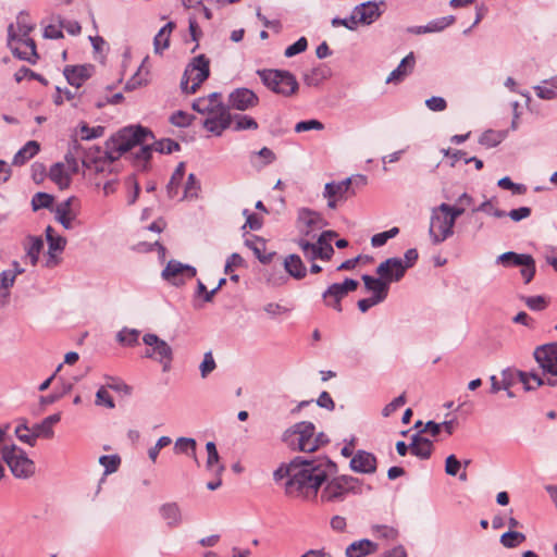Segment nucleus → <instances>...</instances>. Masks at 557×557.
Returning <instances> with one entry per match:
<instances>
[{"label": "nucleus", "mask_w": 557, "mask_h": 557, "mask_svg": "<svg viewBox=\"0 0 557 557\" xmlns=\"http://www.w3.org/2000/svg\"><path fill=\"white\" fill-rule=\"evenodd\" d=\"M337 471L336 463L323 457L318 459L295 458L287 466L280 467L274 472V480L286 479L285 492L290 497L312 499L317 496L322 483L321 498L326 502L342 500L348 494H361L362 483L350 475H339L327 481Z\"/></svg>", "instance_id": "1"}, {"label": "nucleus", "mask_w": 557, "mask_h": 557, "mask_svg": "<svg viewBox=\"0 0 557 557\" xmlns=\"http://www.w3.org/2000/svg\"><path fill=\"white\" fill-rule=\"evenodd\" d=\"M154 136L150 129L141 125H131L115 133L106 145V156L117 160L125 152L139 147L134 153L137 165L146 166L152 154L151 141Z\"/></svg>", "instance_id": "2"}, {"label": "nucleus", "mask_w": 557, "mask_h": 557, "mask_svg": "<svg viewBox=\"0 0 557 557\" xmlns=\"http://www.w3.org/2000/svg\"><path fill=\"white\" fill-rule=\"evenodd\" d=\"M314 424L302 421L287 429L282 436L283 442L293 450L312 453L317 450V440H313Z\"/></svg>", "instance_id": "3"}, {"label": "nucleus", "mask_w": 557, "mask_h": 557, "mask_svg": "<svg viewBox=\"0 0 557 557\" xmlns=\"http://www.w3.org/2000/svg\"><path fill=\"white\" fill-rule=\"evenodd\" d=\"M257 74L263 85L277 95L290 97L298 91V82L288 71L258 70Z\"/></svg>", "instance_id": "4"}, {"label": "nucleus", "mask_w": 557, "mask_h": 557, "mask_svg": "<svg viewBox=\"0 0 557 557\" xmlns=\"http://www.w3.org/2000/svg\"><path fill=\"white\" fill-rule=\"evenodd\" d=\"M1 458L17 479H28L35 473L34 461L15 444L3 445Z\"/></svg>", "instance_id": "5"}, {"label": "nucleus", "mask_w": 557, "mask_h": 557, "mask_svg": "<svg viewBox=\"0 0 557 557\" xmlns=\"http://www.w3.org/2000/svg\"><path fill=\"white\" fill-rule=\"evenodd\" d=\"M210 61L205 54L195 57L186 66L181 88L186 94H195L210 75Z\"/></svg>", "instance_id": "6"}, {"label": "nucleus", "mask_w": 557, "mask_h": 557, "mask_svg": "<svg viewBox=\"0 0 557 557\" xmlns=\"http://www.w3.org/2000/svg\"><path fill=\"white\" fill-rule=\"evenodd\" d=\"M143 342L148 346V349L145 351V357L161 363L164 372L169 371L173 360L171 346L152 333L145 334Z\"/></svg>", "instance_id": "7"}, {"label": "nucleus", "mask_w": 557, "mask_h": 557, "mask_svg": "<svg viewBox=\"0 0 557 557\" xmlns=\"http://www.w3.org/2000/svg\"><path fill=\"white\" fill-rule=\"evenodd\" d=\"M8 46L12 53L20 60L27 61L32 64L38 59L36 44L32 38H22L15 35L14 25L8 27Z\"/></svg>", "instance_id": "8"}, {"label": "nucleus", "mask_w": 557, "mask_h": 557, "mask_svg": "<svg viewBox=\"0 0 557 557\" xmlns=\"http://www.w3.org/2000/svg\"><path fill=\"white\" fill-rule=\"evenodd\" d=\"M454 226L455 224L449 219V214L440 210V206L432 209L429 234L433 244H441L450 237L454 233Z\"/></svg>", "instance_id": "9"}, {"label": "nucleus", "mask_w": 557, "mask_h": 557, "mask_svg": "<svg viewBox=\"0 0 557 557\" xmlns=\"http://www.w3.org/2000/svg\"><path fill=\"white\" fill-rule=\"evenodd\" d=\"M357 287L358 282L352 278H346L343 283H334L323 293V300L326 306H330L341 312V300Z\"/></svg>", "instance_id": "10"}, {"label": "nucleus", "mask_w": 557, "mask_h": 557, "mask_svg": "<svg viewBox=\"0 0 557 557\" xmlns=\"http://www.w3.org/2000/svg\"><path fill=\"white\" fill-rule=\"evenodd\" d=\"M533 356L544 374L557 376V343L536 347Z\"/></svg>", "instance_id": "11"}, {"label": "nucleus", "mask_w": 557, "mask_h": 557, "mask_svg": "<svg viewBox=\"0 0 557 557\" xmlns=\"http://www.w3.org/2000/svg\"><path fill=\"white\" fill-rule=\"evenodd\" d=\"M23 431L29 432V428L25 420L15 428V435L21 442L28 444L32 447L36 445L37 438H51L54 435L53 429L49 428L44 420L32 426L30 434H24Z\"/></svg>", "instance_id": "12"}, {"label": "nucleus", "mask_w": 557, "mask_h": 557, "mask_svg": "<svg viewBox=\"0 0 557 557\" xmlns=\"http://www.w3.org/2000/svg\"><path fill=\"white\" fill-rule=\"evenodd\" d=\"M197 271L194 267L183 264L176 260H170L162 271V277L173 285H182L186 280H190L196 275Z\"/></svg>", "instance_id": "13"}, {"label": "nucleus", "mask_w": 557, "mask_h": 557, "mask_svg": "<svg viewBox=\"0 0 557 557\" xmlns=\"http://www.w3.org/2000/svg\"><path fill=\"white\" fill-rule=\"evenodd\" d=\"M227 108L247 111L259 104V97L249 88H236L227 97Z\"/></svg>", "instance_id": "14"}, {"label": "nucleus", "mask_w": 557, "mask_h": 557, "mask_svg": "<svg viewBox=\"0 0 557 557\" xmlns=\"http://www.w3.org/2000/svg\"><path fill=\"white\" fill-rule=\"evenodd\" d=\"M404 261L400 258H388L376 268V274L389 285L399 282L406 274Z\"/></svg>", "instance_id": "15"}, {"label": "nucleus", "mask_w": 557, "mask_h": 557, "mask_svg": "<svg viewBox=\"0 0 557 557\" xmlns=\"http://www.w3.org/2000/svg\"><path fill=\"white\" fill-rule=\"evenodd\" d=\"M233 122V115L227 109H219L213 113L209 114L203 121V127L215 136H221L222 133L227 129Z\"/></svg>", "instance_id": "16"}, {"label": "nucleus", "mask_w": 557, "mask_h": 557, "mask_svg": "<svg viewBox=\"0 0 557 557\" xmlns=\"http://www.w3.org/2000/svg\"><path fill=\"white\" fill-rule=\"evenodd\" d=\"M111 161L107 156L106 151L102 152L99 148L88 149V153L83 157V165L89 171L96 174L104 173L107 170L111 171Z\"/></svg>", "instance_id": "17"}, {"label": "nucleus", "mask_w": 557, "mask_h": 557, "mask_svg": "<svg viewBox=\"0 0 557 557\" xmlns=\"http://www.w3.org/2000/svg\"><path fill=\"white\" fill-rule=\"evenodd\" d=\"M298 221L305 226L302 233L306 236H311L312 238L315 237V235L312 234L313 232L321 230L327 225V222L319 212L310 210L308 208H302L299 210Z\"/></svg>", "instance_id": "18"}, {"label": "nucleus", "mask_w": 557, "mask_h": 557, "mask_svg": "<svg viewBox=\"0 0 557 557\" xmlns=\"http://www.w3.org/2000/svg\"><path fill=\"white\" fill-rule=\"evenodd\" d=\"M298 246L304 252L306 259L313 261L315 259L330 260L334 253L332 245H321L319 240L317 243H310L307 239L300 238Z\"/></svg>", "instance_id": "19"}, {"label": "nucleus", "mask_w": 557, "mask_h": 557, "mask_svg": "<svg viewBox=\"0 0 557 557\" xmlns=\"http://www.w3.org/2000/svg\"><path fill=\"white\" fill-rule=\"evenodd\" d=\"M376 467V457L366 450H358L350 459V469L358 473H374Z\"/></svg>", "instance_id": "20"}, {"label": "nucleus", "mask_w": 557, "mask_h": 557, "mask_svg": "<svg viewBox=\"0 0 557 557\" xmlns=\"http://www.w3.org/2000/svg\"><path fill=\"white\" fill-rule=\"evenodd\" d=\"M64 76L71 86L79 88L94 73V66L89 64L84 65H67L65 66Z\"/></svg>", "instance_id": "21"}, {"label": "nucleus", "mask_w": 557, "mask_h": 557, "mask_svg": "<svg viewBox=\"0 0 557 557\" xmlns=\"http://www.w3.org/2000/svg\"><path fill=\"white\" fill-rule=\"evenodd\" d=\"M416 64V58L413 52L406 55L398 66L393 70L386 77V84H398L405 79L413 70Z\"/></svg>", "instance_id": "22"}, {"label": "nucleus", "mask_w": 557, "mask_h": 557, "mask_svg": "<svg viewBox=\"0 0 557 557\" xmlns=\"http://www.w3.org/2000/svg\"><path fill=\"white\" fill-rule=\"evenodd\" d=\"M351 186L352 177H348L341 182L326 183L324 186L323 197H335L339 200H345L348 194H355Z\"/></svg>", "instance_id": "23"}, {"label": "nucleus", "mask_w": 557, "mask_h": 557, "mask_svg": "<svg viewBox=\"0 0 557 557\" xmlns=\"http://www.w3.org/2000/svg\"><path fill=\"white\" fill-rule=\"evenodd\" d=\"M358 23L370 25L381 16L379 5L374 2H366L354 9Z\"/></svg>", "instance_id": "24"}, {"label": "nucleus", "mask_w": 557, "mask_h": 557, "mask_svg": "<svg viewBox=\"0 0 557 557\" xmlns=\"http://www.w3.org/2000/svg\"><path fill=\"white\" fill-rule=\"evenodd\" d=\"M85 153H88V150H85L76 139L72 140L65 154V161L71 173L78 172L79 161L83 162V157Z\"/></svg>", "instance_id": "25"}, {"label": "nucleus", "mask_w": 557, "mask_h": 557, "mask_svg": "<svg viewBox=\"0 0 557 557\" xmlns=\"http://www.w3.org/2000/svg\"><path fill=\"white\" fill-rule=\"evenodd\" d=\"M377 549V544L367 540L362 539L356 542H352L347 548H346V556L347 557H366L370 554L375 553Z\"/></svg>", "instance_id": "26"}, {"label": "nucleus", "mask_w": 557, "mask_h": 557, "mask_svg": "<svg viewBox=\"0 0 557 557\" xmlns=\"http://www.w3.org/2000/svg\"><path fill=\"white\" fill-rule=\"evenodd\" d=\"M206 450L208 454L206 462L207 470L213 473L215 476H221L225 470V467L220 462V456L215 444L213 442H208L206 444Z\"/></svg>", "instance_id": "27"}, {"label": "nucleus", "mask_w": 557, "mask_h": 557, "mask_svg": "<svg viewBox=\"0 0 557 557\" xmlns=\"http://www.w3.org/2000/svg\"><path fill=\"white\" fill-rule=\"evenodd\" d=\"M519 379L523 383L527 391L535 389L534 385H531V380L535 382L536 386L548 385V386H557V376L549 375L544 379L537 373H529V372H519Z\"/></svg>", "instance_id": "28"}, {"label": "nucleus", "mask_w": 557, "mask_h": 557, "mask_svg": "<svg viewBox=\"0 0 557 557\" xmlns=\"http://www.w3.org/2000/svg\"><path fill=\"white\" fill-rule=\"evenodd\" d=\"M49 178L55 183L60 189H65L71 184V172L62 162L54 163L49 170Z\"/></svg>", "instance_id": "29"}, {"label": "nucleus", "mask_w": 557, "mask_h": 557, "mask_svg": "<svg viewBox=\"0 0 557 557\" xmlns=\"http://www.w3.org/2000/svg\"><path fill=\"white\" fill-rule=\"evenodd\" d=\"M40 150V145L36 140L27 141L13 157L12 164L15 166L24 165L34 158Z\"/></svg>", "instance_id": "30"}, {"label": "nucleus", "mask_w": 557, "mask_h": 557, "mask_svg": "<svg viewBox=\"0 0 557 557\" xmlns=\"http://www.w3.org/2000/svg\"><path fill=\"white\" fill-rule=\"evenodd\" d=\"M410 450L414 456L421 459H428L432 454L433 443L420 435H413L410 444Z\"/></svg>", "instance_id": "31"}, {"label": "nucleus", "mask_w": 557, "mask_h": 557, "mask_svg": "<svg viewBox=\"0 0 557 557\" xmlns=\"http://www.w3.org/2000/svg\"><path fill=\"white\" fill-rule=\"evenodd\" d=\"M65 245L66 239L60 235L48 242V258L46 260L47 268H53L60 262L57 253L62 252L65 248Z\"/></svg>", "instance_id": "32"}, {"label": "nucleus", "mask_w": 557, "mask_h": 557, "mask_svg": "<svg viewBox=\"0 0 557 557\" xmlns=\"http://www.w3.org/2000/svg\"><path fill=\"white\" fill-rule=\"evenodd\" d=\"M284 268L286 272L296 280H301L307 274V269L300 257L297 255L287 256L284 260Z\"/></svg>", "instance_id": "33"}, {"label": "nucleus", "mask_w": 557, "mask_h": 557, "mask_svg": "<svg viewBox=\"0 0 557 557\" xmlns=\"http://www.w3.org/2000/svg\"><path fill=\"white\" fill-rule=\"evenodd\" d=\"M26 258L29 259L32 265H36L39 255L44 248V242L40 237L28 236L24 243Z\"/></svg>", "instance_id": "34"}, {"label": "nucleus", "mask_w": 557, "mask_h": 557, "mask_svg": "<svg viewBox=\"0 0 557 557\" xmlns=\"http://www.w3.org/2000/svg\"><path fill=\"white\" fill-rule=\"evenodd\" d=\"M15 35L22 38H29L28 35L35 28V23L26 12H20L16 16Z\"/></svg>", "instance_id": "35"}, {"label": "nucleus", "mask_w": 557, "mask_h": 557, "mask_svg": "<svg viewBox=\"0 0 557 557\" xmlns=\"http://www.w3.org/2000/svg\"><path fill=\"white\" fill-rule=\"evenodd\" d=\"M173 28H174V23L169 22L154 36L153 46H154L156 53H161L163 50H165L169 47L170 34Z\"/></svg>", "instance_id": "36"}, {"label": "nucleus", "mask_w": 557, "mask_h": 557, "mask_svg": "<svg viewBox=\"0 0 557 557\" xmlns=\"http://www.w3.org/2000/svg\"><path fill=\"white\" fill-rule=\"evenodd\" d=\"M99 463L104 468L103 478L99 482V485H101L107 475L117 471L121 463V458L117 455H103L99 458ZM99 490L100 486H98L97 493Z\"/></svg>", "instance_id": "37"}, {"label": "nucleus", "mask_w": 557, "mask_h": 557, "mask_svg": "<svg viewBox=\"0 0 557 557\" xmlns=\"http://www.w3.org/2000/svg\"><path fill=\"white\" fill-rule=\"evenodd\" d=\"M535 94L541 99H553L557 95V76L545 81L543 85L534 87Z\"/></svg>", "instance_id": "38"}, {"label": "nucleus", "mask_w": 557, "mask_h": 557, "mask_svg": "<svg viewBox=\"0 0 557 557\" xmlns=\"http://www.w3.org/2000/svg\"><path fill=\"white\" fill-rule=\"evenodd\" d=\"M196 447L197 443L191 437H178L174 444V450L176 454L190 455L197 461Z\"/></svg>", "instance_id": "39"}, {"label": "nucleus", "mask_w": 557, "mask_h": 557, "mask_svg": "<svg viewBox=\"0 0 557 557\" xmlns=\"http://www.w3.org/2000/svg\"><path fill=\"white\" fill-rule=\"evenodd\" d=\"M185 175V163L181 162L175 171L173 172L171 180L168 184V194L171 198H174L178 193V186L181 185Z\"/></svg>", "instance_id": "40"}, {"label": "nucleus", "mask_w": 557, "mask_h": 557, "mask_svg": "<svg viewBox=\"0 0 557 557\" xmlns=\"http://www.w3.org/2000/svg\"><path fill=\"white\" fill-rule=\"evenodd\" d=\"M15 282V274L11 271L0 273V305H4L9 297V289Z\"/></svg>", "instance_id": "41"}, {"label": "nucleus", "mask_w": 557, "mask_h": 557, "mask_svg": "<svg viewBox=\"0 0 557 557\" xmlns=\"http://www.w3.org/2000/svg\"><path fill=\"white\" fill-rule=\"evenodd\" d=\"M246 246L249 247L256 255V257L259 259L262 263H268L271 260V255H263V251L265 249V243L263 239L256 237L253 239H246L245 242Z\"/></svg>", "instance_id": "42"}, {"label": "nucleus", "mask_w": 557, "mask_h": 557, "mask_svg": "<svg viewBox=\"0 0 557 557\" xmlns=\"http://www.w3.org/2000/svg\"><path fill=\"white\" fill-rule=\"evenodd\" d=\"M504 138L505 133L488 129L481 135L479 143L487 148H493L499 145Z\"/></svg>", "instance_id": "43"}, {"label": "nucleus", "mask_w": 557, "mask_h": 557, "mask_svg": "<svg viewBox=\"0 0 557 557\" xmlns=\"http://www.w3.org/2000/svg\"><path fill=\"white\" fill-rule=\"evenodd\" d=\"M232 123H234L233 128L236 132L245 131V129H253L255 131L258 128L257 121L249 115L235 114V115H233Z\"/></svg>", "instance_id": "44"}, {"label": "nucleus", "mask_w": 557, "mask_h": 557, "mask_svg": "<svg viewBox=\"0 0 557 557\" xmlns=\"http://www.w3.org/2000/svg\"><path fill=\"white\" fill-rule=\"evenodd\" d=\"M200 191V183L197 180L196 175L190 173L187 177V182L184 188V196L182 199H197Z\"/></svg>", "instance_id": "45"}, {"label": "nucleus", "mask_w": 557, "mask_h": 557, "mask_svg": "<svg viewBox=\"0 0 557 557\" xmlns=\"http://www.w3.org/2000/svg\"><path fill=\"white\" fill-rule=\"evenodd\" d=\"M160 517L163 520H172V521L182 520L184 518L177 504H175V503H169V504L162 505L160 507Z\"/></svg>", "instance_id": "46"}, {"label": "nucleus", "mask_w": 557, "mask_h": 557, "mask_svg": "<svg viewBox=\"0 0 557 557\" xmlns=\"http://www.w3.org/2000/svg\"><path fill=\"white\" fill-rule=\"evenodd\" d=\"M525 541V535L518 531H508L500 536V543L508 548L519 546Z\"/></svg>", "instance_id": "47"}, {"label": "nucleus", "mask_w": 557, "mask_h": 557, "mask_svg": "<svg viewBox=\"0 0 557 557\" xmlns=\"http://www.w3.org/2000/svg\"><path fill=\"white\" fill-rule=\"evenodd\" d=\"M151 148L152 151H158L160 153H172L173 151L180 150V145L170 138L161 139L159 141H154L153 139L151 141Z\"/></svg>", "instance_id": "48"}, {"label": "nucleus", "mask_w": 557, "mask_h": 557, "mask_svg": "<svg viewBox=\"0 0 557 557\" xmlns=\"http://www.w3.org/2000/svg\"><path fill=\"white\" fill-rule=\"evenodd\" d=\"M138 337H139L138 330L127 329V327H124L123 330H121L116 335L117 342L121 343L122 345H126V346H133V345L137 344Z\"/></svg>", "instance_id": "49"}, {"label": "nucleus", "mask_w": 557, "mask_h": 557, "mask_svg": "<svg viewBox=\"0 0 557 557\" xmlns=\"http://www.w3.org/2000/svg\"><path fill=\"white\" fill-rule=\"evenodd\" d=\"M518 265L521 267L520 273L524 280V283H530L535 274L534 259L530 255H525L522 262Z\"/></svg>", "instance_id": "50"}, {"label": "nucleus", "mask_w": 557, "mask_h": 557, "mask_svg": "<svg viewBox=\"0 0 557 557\" xmlns=\"http://www.w3.org/2000/svg\"><path fill=\"white\" fill-rule=\"evenodd\" d=\"M53 202V197L47 193H36L32 199V207L34 211L44 208H50Z\"/></svg>", "instance_id": "51"}, {"label": "nucleus", "mask_w": 557, "mask_h": 557, "mask_svg": "<svg viewBox=\"0 0 557 557\" xmlns=\"http://www.w3.org/2000/svg\"><path fill=\"white\" fill-rule=\"evenodd\" d=\"M77 202L78 200L75 197H70L69 199L60 202L54 211L55 218L76 214V211L73 208V206Z\"/></svg>", "instance_id": "52"}, {"label": "nucleus", "mask_w": 557, "mask_h": 557, "mask_svg": "<svg viewBox=\"0 0 557 557\" xmlns=\"http://www.w3.org/2000/svg\"><path fill=\"white\" fill-rule=\"evenodd\" d=\"M398 233H399V228L398 227H392L388 231H385V232H382V233H377V234L372 236L371 244H372L373 247H381V246L385 245L388 239L394 238L395 236H397Z\"/></svg>", "instance_id": "53"}, {"label": "nucleus", "mask_w": 557, "mask_h": 557, "mask_svg": "<svg viewBox=\"0 0 557 557\" xmlns=\"http://www.w3.org/2000/svg\"><path fill=\"white\" fill-rule=\"evenodd\" d=\"M95 404L97 406H102L109 409H113L115 407L114 400L109 394L106 386H101L96 393Z\"/></svg>", "instance_id": "54"}, {"label": "nucleus", "mask_w": 557, "mask_h": 557, "mask_svg": "<svg viewBox=\"0 0 557 557\" xmlns=\"http://www.w3.org/2000/svg\"><path fill=\"white\" fill-rule=\"evenodd\" d=\"M389 290V285L386 281L382 280L380 277V281L375 283L368 292H371L373 295L372 297L377 299L379 301H384L387 297Z\"/></svg>", "instance_id": "55"}, {"label": "nucleus", "mask_w": 557, "mask_h": 557, "mask_svg": "<svg viewBox=\"0 0 557 557\" xmlns=\"http://www.w3.org/2000/svg\"><path fill=\"white\" fill-rule=\"evenodd\" d=\"M454 22H455V16L448 15V16H444V17L431 21L426 25V28L429 29L430 33H436V32H441V30L445 29L449 25L454 24Z\"/></svg>", "instance_id": "56"}, {"label": "nucleus", "mask_w": 557, "mask_h": 557, "mask_svg": "<svg viewBox=\"0 0 557 557\" xmlns=\"http://www.w3.org/2000/svg\"><path fill=\"white\" fill-rule=\"evenodd\" d=\"M216 368L215 360L211 351H208L203 356V360L199 366L200 375L202 379L207 377Z\"/></svg>", "instance_id": "57"}, {"label": "nucleus", "mask_w": 557, "mask_h": 557, "mask_svg": "<svg viewBox=\"0 0 557 557\" xmlns=\"http://www.w3.org/2000/svg\"><path fill=\"white\" fill-rule=\"evenodd\" d=\"M104 134L103 126L89 127L87 124L81 126V137L84 140H91L99 138Z\"/></svg>", "instance_id": "58"}, {"label": "nucleus", "mask_w": 557, "mask_h": 557, "mask_svg": "<svg viewBox=\"0 0 557 557\" xmlns=\"http://www.w3.org/2000/svg\"><path fill=\"white\" fill-rule=\"evenodd\" d=\"M525 255H519L513 251H507L502 253L497 258V262L503 265H518L522 262Z\"/></svg>", "instance_id": "59"}, {"label": "nucleus", "mask_w": 557, "mask_h": 557, "mask_svg": "<svg viewBox=\"0 0 557 557\" xmlns=\"http://www.w3.org/2000/svg\"><path fill=\"white\" fill-rule=\"evenodd\" d=\"M324 128L323 123L318 120L300 121L295 125L296 133L309 132V131H322Z\"/></svg>", "instance_id": "60"}, {"label": "nucleus", "mask_w": 557, "mask_h": 557, "mask_svg": "<svg viewBox=\"0 0 557 557\" xmlns=\"http://www.w3.org/2000/svg\"><path fill=\"white\" fill-rule=\"evenodd\" d=\"M172 443V440L171 437L169 436H161L157 443L154 444V446L150 447L148 449V456H149V459L152 461V462H156L157 459H158V456H159V453L162 448L169 446L170 444Z\"/></svg>", "instance_id": "61"}, {"label": "nucleus", "mask_w": 557, "mask_h": 557, "mask_svg": "<svg viewBox=\"0 0 557 557\" xmlns=\"http://www.w3.org/2000/svg\"><path fill=\"white\" fill-rule=\"evenodd\" d=\"M193 109L201 114H211L215 111V108L213 104L210 103V99H207L206 97H201L196 99L193 102Z\"/></svg>", "instance_id": "62"}, {"label": "nucleus", "mask_w": 557, "mask_h": 557, "mask_svg": "<svg viewBox=\"0 0 557 557\" xmlns=\"http://www.w3.org/2000/svg\"><path fill=\"white\" fill-rule=\"evenodd\" d=\"M529 309L534 311H542L547 307V300L543 296H530L523 298Z\"/></svg>", "instance_id": "63"}, {"label": "nucleus", "mask_w": 557, "mask_h": 557, "mask_svg": "<svg viewBox=\"0 0 557 557\" xmlns=\"http://www.w3.org/2000/svg\"><path fill=\"white\" fill-rule=\"evenodd\" d=\"M170 121L175 126L186 127L190 125L193 117L184 111H177L171 115Z\"/></svg>", "instance_id": "64"}]
</instances>
